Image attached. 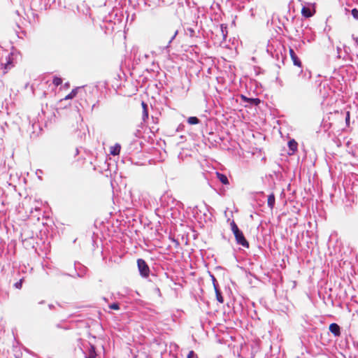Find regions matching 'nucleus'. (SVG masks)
<instances>
[{
	"instance_id": "obj_1",
	"label": "nucleus",
	"mask_w": 358,
	"mask_h": 358,
	"mask_svg": "<svg viewBox=\"0 0 358 358\" xmlns=\"http://www.w3.org/2000/svg\"><path fill=\"white\" fill-rule=\"evenodd\" d=\"M231 229L235 236V239L236 241V243L238 245H242L243 247L245 248H249V243L245 239L243 233L241 230L239 229L236 222L232 220L230 223Z\"/></svg>"
},
{
	"instance_id": "obj_2",
	"label": "nucleus",
	"mask_w": 358,
	"mask_h": 358,
	"mask_svg": "<svg viewBox=\"0 0 358 358\" xmlns=\"http://www.w3.org/2000/svg\"><path fill=\"white\" fill-rule=\"evenodd\" d=\"M137 266L140 273V275L143 278H147L150 274V268L145 261L143 259H138Z\"/></svg>"
},
{
	"instance_id": "obj_3",
	"label": "nucleus",
	"mask_w": 358,
	"mask_h": 358,
	"mask_svg": "<svg viewBox=\"0 0 358 358\" xmlns=\"http://www.w3.org/2000/svg\"><path fill=\"white\" fill-rule=\"evenodd\" d=\"M289 55L290 57L293 62L294 65L301 67V62L300 59L298 57L296 54L295 53L294 50L292 48H289Z\"/></svg>"
},
{
	"instance_id": "obj_4",
	"label": "nucleus",
	"mask_w": 358,
	"mask_h": 358,
	"mask_svg": "<svg viewBox=\"0 0 358 358\" xmlns=\"http://www.w3.org/2000/svg\"><path fill=\"white\" fill-rule=\"evenodd\" d=\"M330 332L334 336H339L341 335V327L340 326L336 323H331L329 325V328Z\"/></svg>"
},
{
	"instance_id": "obj_5",
	"label": "nucleus",
	"mask_w": 358,
	"mask_h": 358,
	"mask_svg": "<svg viewBox=\"0 0 358 358\" xmlns=\"http://www.w3.org/2000/svg\"><path fill=\"white\" fill-rule=\"evenodd\" d=\"M121 145L116 143L115 145L110 147V153L113 156L118 155L120 152Z\"/></svg>"
},
{
	"instance_id": "obj_6",
	"label": "nucleus",
	"mask_w": 358,
	"mask_h": 358,
	"mask_svg": "<svg viewBox=\"0 0 358 358\" xmlns=\"http://www.w3.org/2000/svg\"><path fill=\"white\" fill-rule=\"evenodd\" d=\"M141 106L143 108V116L142 119L143 122H145L147 119H148V106L147 103H145L144 101H142Z\"/></svg>"
},
{
	"instance_id": "obj_7",
	"label": "nucleus",
	"mask_w": 358,
	"mask_h": 358,
	"mask_svg": "<svg viewBox=\"0 0 358 358\" xmlns=\"http://www.w3.org/2000/svg\"><path fill=\"white\" fill-rule=\"evenodd\" d=\"M217 178V179L223 184V185H228L229 183L228 178L226 175L216 172Z\"/></svg>"
},
{
	"instance_id": "obj_8",
	"label": "nucleus",
	"mask_w": 358,
	"mask_h": 358,
	"mask_svg": "<svg viewBox=\"0 0 358 358\" xmlns=\"http://www.w3.org/2000/svg\"><path fill=\"white\" fill-rule=\"evenodd\" d=\"M275 198L274 194L271 193L268 196L267 205L271 210H273L275 206Z\"/></svg>"
},
{
	"instance_id": "obj_9",
	"label": "nucleus",
	"mask_w": 358,
	"mask_h": 358,
	"mask_svg": "<svg viewBox=\"0 0 358 358\" xmlns=\"http://www.w3.org/2000/svg\"><path fill=\"white\" fill-rule=\"evenodd\" d=\"M96 356L95 348L90 345L88 349V354L85 356V358H95Z\"/></svg>"
},
{
	"instance_id": "obj_10",
	"label": "nucleus",
	"mask_w": 358,
	"mask_h": 358,
	"mask_svg": "<svg viewBox=\"0 0 358 358\" xmlns=\"http://www.w3.org/2000/svg\"><path fill=\"white\" fill-rule=\"evenodd\" d=\"M78 266H80V271L77 272V275L79 277H83L86 273V271H87V268L86 267L83 266V265L81 264H78L76 265V269L77 270L78 268Z\"/></svg>"
},
{
	"instance_id": "obj_11",
	"label": "nucleus",
	"mask_w": 358,
	"mask_h": 358,
	"mask_svg": "<svg viewBox=\"0 0 358 358\" xmlns=\"http://www.w3.org/2000/svg\"><path fill=\"white\" fill-rule=\"evenodd\" d=\"M288 147L289 150L294 152L297 150V143L292 139L288 142Z\"/></svg>"
},
{
	"instance_id": "obj_12",
	"label": "nucleus",
	"mask_w": 358,
	"mask_h": 358,
	"mask_svg": "<svg viewBox=\"0 0 358 358\" xmlns=\"http://www.w3.org/2000/svg\"><path fill=\"white\" fill-rule=\"evenodd\" d=\"M185 31V34L191 38L197 36L195 30L192 27H187Z\"/></svg>"
},
{
	"instance_id": "obj_13",
	"label": "nucleus",
	"mask_w": 358,
	"mask_h": 358,
	"mask_svg": "<svg viewBox=\"0 0 358 358\" xmlns=\"http://www.w3.org/2000/svg\"><path fill=\"white\" fill-rule=\"evenodd\" d=\"M301 14L303 16L306 17H310L313 16V13L310 11V10L308 8L303 7L301 10Z\"/></svg>"
},
{
	"instance_id": "obj_14",
	"label": "nucleus",
	"mask_w": 358,
	"mask_h": 358,
	"mask_svg": "<svg viewBox=\"0 0 358 358\" xmlns=\"http://www.w3.org/2000/svg\"><path fill=\"white\" fill-rule=\"evenodd\" d=\"M187 121L189 124H197L200 122V120L194 116L188 117Z\"/></svg>"
},
{
	"instance_id": "obj_15",
	"label": "nucleus",
	"mask_w": 358,
	"mask_h": 358,
	"mask_svg": "<svg viewBox=\"0 0 358 358\" xmlns=\"http://www.w3.org/2000/svg\"><path fill=\"white\" fill-rule=\"evenodd\" d=\"M78 92V88L73 89L68 95H66L64 99H71L76 96Z\"/></svg>"
},
{
	"instance_id": "obj_16",
	"label": "nucleus",
	"mask_w": 358,
	"mask_h": 358,
	"mask_svg": "<svg viewBox=\"0 0 358 358\" xmlns=\"http://www.w3.org/2000/svg\"><path fill=\"white\" fill-rule=\"evenodd\" d=\"M248 102L252 106H258L260 103V100L257 98H249Z\"/></svg>"
},
{
	"instance_id": "obj_17",
	"label": "nucleus",
	"mask_w": 358,
	"mask_h": 358,
	"mask_svg": "<svg viewBox=\"0 0 358 358\" xmlns=\"http://www.w3.org/2000/svg\"><path fill=\"white\" fill-rule=\"evenodd\" d=\"M6 63L4 64L5 65V69H10V66H12V62L10 61V54H8L7 56L6 57Z\"/></svg>"
},
{
	"instance_id": "obj_18",
	"label": "nucleus",
	"mask_w": 358,
	"mask_h": 358,
	"mask_svg": "<svg viewBox=\"0 0 358 358\" xmlns=\"http://www.w3.org/2000/svg\"><path fill=\"white\" fill-rule=\"evenodd\" d=\"M220 31L222 32L223 38L225 39L227 37V27L226 26H224V24H221Z\"/></svg>"
},
{
	"instance_id": "obj_19",
	"label": "nucleus",
	"mask_w": 358,
	"mask_h": 358,
	"mask_svg": "<svg viewBox=\"0 0 358 358\" xmlns=\"http://www.w3.org/2000/svg\"><path fill=\"white\" fill-rule=\"evenodd\" d=\"M215 291V294H216L217 300L219 302L222 303L224 301V299H223V297L222 296L220 291L219 290V289H217Z\"/></svg>"
},
{
	"instance_id": "obj_20",
	"label": "nucleus",
	"mask_w": 358,
	"mask_h": 358,
	"mask_svg": "<svg viewBox=\"0 0 358 358\" xmlns=\"http://www.w3.org/2000/svg\"><path fill=\"white\" fill-rule=\"evenodd\" d=\"M301 73H302V76H303V78L306 80H309L311 78V73L308 71H306L305 72H303L301 71Z\"/></svg>"
},
{
	"instance_id": "obj_21",
	"label": "nucleus",
	"mask_w": 358,
	"mask_h": 358,
	"mask_svg": "<svg viewBox=\"0 0 358 358\" xmlns=\"http://www.w3.org/2000/svg\"><path fill=\"white\" fill-rule=\"evenodd\" d=\"M62 83V80L60 78H58V77H55L53 78V80H52V83L55 85V86H59V85H61Z\"/></svg>"
},
{
	"instance_id": "obj_22",
	"label": "nucleus",
	"mask_w": 358,
	"mask_h": 358,
	"mask_svg": "<svg viewBox=\"0 0 358 358\" xmlns=\"http://www.w3.org/2000/svg\"><path fill=\"white\" fill-rule=\"evenodd\" d=\"M109 308L117 310L120 309V304L118 303H113L109 305Z\"/></svg>"
},
{
	"instance_id": "obj_23",
	"label": "nucleus",
	"mask_w": 358,
	"mask_h": 358,
	"mask_svg": "<svg viewBox=\"0 0 358 358\" xmlns=\"http://www.w3.org/2000/svg\"><path fill=\"white\" fill-rule=\"evenodd\" d=\"M24 279L23 278H21L19 281H17V282H15L14 284V287L16 288V289H21L22 288V282H23Z\"/></svg>"
},
{
	"instance_id": "obj_24",
	"label": "nucleus",
	"mask_w": 358,
	"mask_h": 358,
	"mask_svg": "<svg viewBox=\"0 0 358 358\" xmlns=\"http://www.w3.org/2000/svg\"><path fill=\"white\" fill-rule=\"evenodd\" d=\"M210 277L212 278L214 289H215V290H216L218 289V285H217L216 278H215V276L213 275H210Z\"/></svg>"
},
{
	"instance_id": "obj_25",
	"label": "nucleus",
	"mask_w": 358,
	"mask_h": 358,
	"mask_svg": "<svg viewBox=\"0 0 358 358\" xmlns=\"http://www.w3.org/2000/svg\"><path fill=\"white\" fill-rule=\"evenodd\" d=\"M351 14L355 20H358V10L357 8H353L351 10Z\"/></svg>"
},
{
	"instance_id": "obj_26",
	"label": "nucleus",
	"mask_w": 358,
	"mask_h": 358,
	"mask_svg": "<svg viewBox=\"0 0 358 358\" xmlns=\"http://www.w3.org/2000/svg\"><path fill=\"white\" fill-rule=\"evenodd\" d=\"M178 30H176V31H174L173 35L171 36V38H170V40H169V43H171L173 41V40L176 38V35L178 34Z\"/></svg>"
},
{
	"instance_id": "obj_27",
	"label": "nucleus",
	"mask_w": 358,
	"mask_h": 358,
	"mask_svg": "<svg viewBox=\"0 0 358 358\" xmlns=\"http://www.w3.org/2000/svg\"><path fill=\"white\" fill-rule=\"evenodd\" d=\"M195 354L194 352V351H190L187 355V358H192L193 356H194Z\"/></svg>"
},
{
	"instance_id": "obj_28",
	"label": "nucleus",
	"mask_w": 358,
	"mask_h": 358,
	"mask_svg": "<svg viewBox=\"0 0 358 358\" xmlns=\"http://www.w3.org/2000/svg\"><path fill=\"white\" fill-rule=\"evenodd\" d=\"M134 135H135L136 137H139V136L141 135V131H140V130H137V131L135 132Z\"/></svg>"
},
{
	"instance_id": "obj_29",
	"label": "nucleus",
	"mask_w": 358,
	"mask_h": 358,
	"mask_svg": "<svg viewBox=\"0 0 358 358\" xmlns=\"http://www.w3.org/2000/svg\"><path fill=\"white\" fill-rule=\"evenodd\" d=\"M241 99H242L243 100H244V101H247V102H248V99L249 98L246 97V96H244V95H241Z\"/></svg>"
},
{
	"instance_id": "obj_30",
	"label": "nucleus",
	"mask_w": 358,
	"mask_h": 358,
	"mask_svg": "<svg viewBox=\"0 0 358 358\" xmlns=\"http://www.w3.org/2000/svg\"><path fill=\"white\" fill-rule=\"evenodd\" d=\"M353 39H354V41H355L356 45H357V48H358V38H357V37H354V36H353Z\"/></svg>"
},
{
	"instance_id": "obj_31",
	"label": "nucleus",
	"mask_w": 358,
	"mask_h": 358,
	"mask_svg": "<svg viewBox=\"0 0 358 358\" xmlns=\"http://www.w3.org/2000/svg\"><path fill=\"white\" fill-rule=\"evenodd\" d=\"M350 119V113L349 112L347 113V116H346V118H345V120L346 122H348Z\"/></svg>"
},
{
	"instance_id": "obj_32",
	"label": "nucleus",
	"mask_w": 358,
	"mask_h": 358,
	"mask_svg": "<svg viewBox=\"0 0 358 358\" xmlns=\"http://www.w3.org/2000/svg\"><path fill=\"white\" fill-rule=\"evenodd\" d=\"M21 355H22V353H20V354H17V353H16V354L15 355V358H20Z\"/></svg>"
},
{
	"instance_id": "obj_33",
	"label": "nucleus",
	"mask_w": 358,
	"mask_h": 358,
	"mask_svg": "<svg viewBox=\"0 0 358 358\" xmlns=\"http://www.w3.org/2000/svg\"><path fill=\"white\" fill-rule=\"evenodd\" d=\"M48 307H49V308H50V310H52L55 306H54V305H52V304H49V305H48Z\"/></svg>"
},
{
	"instance_id": "obj_34",
	"label": "nucleus",
	"mask_w": 358,
	"mask_h": 358,
	"mask_svg": "<svg viewBox=\"0 0 358 358\" xmlns=\"http://www.w3.org/2000/svg\"><path fill=\"white\" fill-rule=\"evenodd\" d=\"M44 303V301H41L39 302V304H43Z\"/></svg>"
},
{
	"instance_id": "obj_35",
	"label": "nucleus",
	"mask_w": 358,
	"mask_h": 358,
	"mask_svg": "<svg viewBox=\"0 0 358 358\" xmlns=\"http://www.w3.org/2000/svg\"><path fill=\"white\" fill-rule=\"evenodd\" d=\"M17 36H18V38H22L21 36H20V34L17 33Z\"/></svg>"
},
{
	"instance_id": "obj_36",
	"label": "nucleus",
	"mask_w": 358,
	"mask_h": 358,
	"mask_svg": "<svg viewBox=\"0 0 358 358\" xmlns=\"http://www.w3.org/2000/svg\"><path fill=\"white\" fill-rule=\"evenodd\" d=\"M38 171H39L40 173H42V171H41V170H40V169L37 170V172H38Z\"/></svg>"
},
{
	"instance_id": "obj_37",
	"label": "nucleus",
	"mask_w": 358,
	"mask_h": 358,
	"mask_svg": "<svg viewBox=\"0 0 358 358\" xmlns=\"http://www.w3.org/2000/svg\"><path fill=\"white\" fill-rule=\"evenodd\" d=\"M57 327L58 328H60V325H59V324H57Z\"/></svg>"
}]
</instances>
